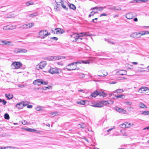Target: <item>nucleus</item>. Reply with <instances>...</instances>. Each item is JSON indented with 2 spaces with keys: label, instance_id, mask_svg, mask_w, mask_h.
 I'll use <instances>...</instances> for the list:
<instances>
[{
  "label": "nucleus",
  "instance_id": "nucleus-49",
  "mask_svg": "<svg viewBox=\"0 0 149 149\" xmlns=\"http://www.w3.org/2000/svg\"><path fill=\"white\" fill-rule=\"evenodd\" d=\"M105 8V7H98V9L100 11H101L104 8Z\"/></svg>",
  "mask_w": 149,
  "mask_h": 149
},
{
  "label": "nucleus",
  "instance_id": "nucleus-30",
  "mask_svg": "<svg viewBox=\"0 0 149 149\" xmlns=\"http://www.w3.org/2000/svg\"><path fill=\"white\" fill-rule=\"evenodd\" d=\"M4 118L6 119L9 120L10 118V116L8 113H6L4 115Z\"/></svg>",
  "mask_w": 149,
  "mask_h": 149
},
{
  "label": "nucleus",
  "instance_id": "nucleus-56",
  "mask_svg": "<svg viewBox=\"0 0 149 149\" xmlns=\"http://www.w3.org/2000/svg\"><path fill=\"white\" fill-rule=\"evenodd\" d=\"M126 103L127 105H131L132 104V102H126Z\"/></svg>",
  "mask_w": 149,
  "mask_h": 149
},
{
  "label": "nucleus",
  "instance_id": "nucleus-32",
  "mask_svg": "<svg viewBox=\"0 0 149 149\" xmlns=\"http://www.w3.org/2000/svg\"><path fill=\"white\" fill-rule=\"evenodd\" d=\"M123 89H119L116 90V91L113 92V94H115L116 93H120L122 92H123Z\"/></svg>",
  "mask_w": 149,
  "mask_h": 149
},
{
  "label": "nucleus",
  "instance_id": "nucleus-46",
  "mask_svg": "<svg viewBox=\"0 0 149 149\" xmlns=\"http://www.w3.org/2000/svg\"><path fill=\"white\" fill-rule=\"evenodd\" d=\"M48 83L46 81H43L42 80V79L41 81V84L43 85H47Z\"/></svg>",
  "mask_w": 149,
  "mask_h": 149
},
{
  "label": "nucleus",
  "instance_id": "nucleus-53",
  "mask_svg": "<svg viewBox=\"0 0 149 149\" xmlns=\"http://www.w3.org/2000/svg\"><path fill=\"white\" fill-rule=\"evenodd\" d=\"M108 15L107 14H105V13H103L101 14L100 15V17H102L103 16H107Z\"/></svg>",
  "mask_w": 149,
  "mask_h": 149
},
{
  "label": "nucleus",
  "instance_id": "nucleus-23",
  "mask_svg": "<svg viewBox=\"0 0 149 149\" xmlns=\"http://www.w3.org/2000/svg\"><path fill=\"white\" fill-rule=\"evenodd\" d=\"M97 95V91H95L92 93L91 95V96L94 97H96Z\"/></svg>",
  "mask_w": 149,
  "mask_h": 149
},
{
  "label": "nucleus",
  "instance_id": "nucleus-35",
  "mask_svg": "<svg viewBox=\"0 0 149 149\" xmlns=\"http://www.w3.org/2000/svg\"><path fill=\"white\" fill-rule=\"evenodd\" d=\"M61 5L62 7L65 10H68V8L66 7V6L64 4V3L63 1L61 3Z\"/></svg>",
  "mask_w": 149,
  "mask_h": 149
},
{
  "label": "nucleus",
  "instance_id": "nucleus-3",
  "mask_svg": "<svg viewBox=\"0 0 149 149\" xmlns=\"http://www.w3.org/2000/svg\"><path fill=\"white\" fill-rule=\"evenodd\" d=\"M49 73L51 74H58L61 72V70L57 68H52L49 70Z\"/></svg>",
  "mask_w": 149,
  "mask_h": 149
},
{
  "label": "nucleus",
  "instance_id": "nucleus-18",
  "mask_svg": "<svg viewBox=\"0 0 149 149\" xmlns=\"http://www.w3.org/2000/svg\"><path fill=\"white\" fill-rule=\"evenodd\" d=\"M127 124H128V122H125L120 125L119 126L120 127L123 128H125L126 127H128V126H127Z\"/></svg>",
  "mask_w": 149,
  "mask_h": 149
},
{
  "label": "nucleus",
  "instance_id": "nucleus-27",
  "mask_svg": "<svg viewBox=\"0 0 149 149\" xmlns=\"http://www.w3.org/2000/svg\"><path fill=\"white\" fill-rule=\"evenodd\" d=\"M42 107H43L41 106L37 107H36L35 109L36 111H43L42 109Z\"/></svg>",
  "mask_w": 149,
  "mask_h": 149
},
{
  "label": "nucleus",
  "instance_id": "nucleus-55",
  "mask_svg": "<svg viewBox=\"0 0 149 149\" xmlns=\"http://www.w3.org/2000/svg\"><path fill=\"white\" fill-rule=\"evenodd\" d=\"M65 58V57L63 56H60L58 57V59H63Z\"/></svg>",
  "mask_w": 149,
  "mask_h": 149
},
{
  "label": "nucleus",
  "instance_id": "nucleus-26",
  "mask_svg": "<svg viewBox=\"0 0 149 149\" xmlns=\"http://www.w3.org/2000/svg\"><path fill=\"white\" fill-rule=\"evenodd\" d=\"M93 106L95 107H101L103 106V104H101L97 103Z\"/></svg>",
  "mask_w": 149,
  "mask_h": 149
},
{
  "label": "nucleus",
  "instance_id": "nucleus-17",
  "mask_svg": "<svg viewBox=\"0 0 149 149\" xmlns=\"http://www.w3.org/2000/svg\"><path fill=\"white\" fill-rule=\"evenodd\" d=\"M3 43V45H10L11 46L13 45V44H10L11 42L9 41H8L6 40H3V42H2Z\"/></svg>",
  "mask_w": 149,
  "mask_h": 149
},
{
  "label": "nucleus",
  "instance_id": "nucleus-21",
  "mask_svg": "<svg viewBox=\"0 0 149 149\" xmlns=\"http://www.w3.org/2000/svg\"><path fill=\"white\" fill-rule=\"evenodd\" d=\"M38 15V13L37 12H35L29 15V17H33L37 16Z\"/></svg>",
  "mask_w": 149,
  "mask_h": 149
},
{
  "label": "nucleus",
  "instance_id": "nucleus-41",
  "mask_svg": "<svg viewBox=\"0 0 149 149\" xmlns=\"http://www.w3.org/2000/svg\"><path fill=\"white\" fill-rule=\"evenodd\" d=\"M13 52L15 53H19V48H16L13 51Z\"/></svg>",
  "mask_w": 149,
  "mask_h": 149
},
{
  "label": "nucleus",
  "instance_id": "nucleus-11",
  "mask_svg": "<svg viewBox=\"0 0 149 149\" xmlns=\"http://www.w3.org/2000/svg\"><path fill=\"white\" fill-rule=\"evenodd\" d=\"M55 30H57L56 33L57 34H63L65 32V31L63 29L60 28H56Z\"/></svg>",
  "mask_w": 149,
  "mask_h": 149
},
{
  "label": "nucleus",
  "instance_id": "nucleus-5",
  "mask_svg": "<svg viewBox=\"0 0 149 149\" xmlns=\"http://www.w3.org/2000/svg\"><path fill=\"white\" fill-rule=\"evenodd\" d=\"M81 63H83L87 64L88 63H89V62L87 61H77L75 62H73L69 64L67 66H72L74 65V64H81Z\"/></svg>",
  "mask_w": 149,
  "mask_h": 149
},
{
  "label": "nucleus",
  "instance_id": "nucleus-38",
  "mask_svg": "<svg viewBox=\"0 0 149 149\" xmlns=\"http://www.w3.org/2000/svg\"><path fill=\"white\" fill-rule=\"evenodd\" d=\"M142 113L144 115H148L149 114V111H143Z\"/></svg>",
  "mask_w": 149,
  "mask_h": 149
},
{
  "label": "nucleus",
  "instance_id": "nucleus-63",
  "mask_svg": "<svg viewBox=\"0 0 149 149\" xmlns=\"http://www.w3.org/2000/svg\"><path fill=\"white\" fill-rule=\"evenodd\" d=\"M81 34L83 35V36H87L85 33H81Z\"/></svg>",
  "mask_w": 149,
  "mask_h": 149
},
{
  "label": "nucleus",
  "instance_id": "nucleus-54",
  "mask_svg": "<svg viewBox=\"0 0 149 149\" xmlns=\"http://www.w3.org/2000/svg\"><path fill=\"white\" fill-rule=\"evenodd\" d=\"M99 95L100 96H102V94L101 93V91H97V95Z\"/></svg>",
  "mask_w": 149,
  "mask_h": 149
},
{
  "label": "nucleus",
  "instance_id": "nucleus-39",
  "mask_svg": "<svg viewBox=\"0 0 149 149\" xmlns=\"http://www.w3.org/2000/svg\"><path fill=\"white\" fill-rule=\"evenodd\" d=\"M139 107L141 108H147L146 106L143 104L141 103L139 104Z\"/></svg>",
  "mask_w": 149,
  "mask_h": 149
},
{
  "label": "nucleus",
  "instance_id": "nucleus-29",
  "mask_svg": "<svg viewBox=\"0 0 149 149\" xmlns=\"http://www.w3.org/2000/svg\"><path fill=\"white\" fill-rule=\"evenodd\" d=\"M77 74L80 78H83L84 77V74L82 73H78Z\"/></svg>",
  "mask_w": 149,
  "mask_h": 149
},
{
  "label": "nucleus",
  "instance_id": "nucleus-2",
  "mask_svg": "<svg viewBox=\"0 0 149 149\" xmlns=\"http://www.w3.org/2000/svg\"><path fill=\"white\" fill-rule=\"evenodd\" d=\"M22 66V64L20 62H14L11 64L12 68L13 69H17Z\"/></svg>",
  "mask_w": 149,
  "mask_h": 149
},
{
  "label": "nucleus",
  "instance_id": "nucleus-15",
  "mask_svg": "<svg viewBox=\"0 0 149 149\" xmlns=\"http://www.w3.org/2000/svg\"><path fill=\"white\" fill-rule=\"evenodd\" d=\"M125 16L128 19H131L133 17V16L132 14L131 13H127L126 15Z\"/></svg>",
  "mask_w": 149,
  "mask_h": 149
},
{
  "label": "nucleus",
  "instance_id": "nucleus-37",
  "mask_svg": "<svg viewBox=\"0 0 149 149\" xmlns=\"http://www.w3.org/2000/svg\"><path fill=\"white\" fill-rule=\"evenodd\" d=\"M0 102H2L4 105H5L7 103V102L4 99H0Z\"/></svg>",
  "mask_w": 149,
  "mask_h": 149
},
{
  "label": "nucleus",
  "instance_id": "nucleus-31",
  "mask_svg": "<svg viewBox=\"0 0 149 149\" xmlns=\"http://www.w3.org/2000/svg\"><path fill=\"white\" fill-rule=\"evenodd\" d=\"M3 29L4 30H10L12 29L10 28V26L9 25H7L4 26L3 28Z\"/></svg>",
  "mask_w": 149,
  "mask_h": 149
},
{
  "label": "nucleus",
  "instance_id": "nucleus-51",
  "mask_svg": "<svg viewBox=\"0 0 149 149\" xmlns=\"http://www.w3.org/2000/svg\"><path fill=\"white\" fill-rule=\"evenodd\" d=\"M36 69L37 70H39L40 69H41L40 66L39 64L36 65Z\"/></svg>",
  "mask_w": 149,
  "mask_h": 149
},
{
  "label": "nucleus",
  "instance_id": "nucleus-10",
  "mask_svg": "<svg viewBox=\"0 0 149 149\" xmlns=\"http://www.w3.org/2000/svg\"><path fill=\"white\" fill-rule=\"evenodd\" d=\"M141 34L140 33H137L135 32L133 33L130 36L133 38H137L140 37V35Z\"/></svg>",
  "mask_w": 149,
  "mask_h": 149
},
{
  "label": "nucleus",
  "instance_id": "nucleus-60",
  "mask_svg": "<svg viewBox=\"0 0 149 149\" xmlns=\"http://www.w3.org/2000/svg\"><path fill=\"white\" fill-rule=\"evenodd\" d=\"M6 149H14V148L13 147L8 146L7 147V148Z\"/></svg>",
  "mask_w": 149,
  "mask_h": 149
},
{
  "label": "nucleus",
  "instance_id": "nucleus-6",
  "mask_svg": "<svg viewBox=\"0 0 149 149\" xmlns=\"http://www.w3.org/2000/svg\"><path fill=\"white\" fill-rule=\"evenodd\" d=\"M149 88L147 87H142L139 90L138 92L141 93H145V92L149 91Z\"/></svg>",
  "mask_w": 149,
  "mask_h": 149
},
{
  "label": "nucleus",
  "instance_id": "nucleus-28",
  "mask_svg": "<svg viewBox=\"0 0 149 149\" xmlns=\"http://www.w3.org/2000/svg\"><path fill=\"white\" fill-rule=\"evenodd\" d=\"M5 96L8 99H11L13 98V95H10V94H9L8 95L6 94Z\"/></svg>",
  "mask_w": 149,
  "mask_h": 149
},
{
  "label": "nucleus",
  "instance_id": "nucleus-58",
  "mask_svg": "<svg viewBox=\"0 0 149 149\" xmlns=\"http://www.w3.org/2000/svg\"><path fill=\"white\" fill-rule=\"evenodd\" d=\"M108 74V73L106 72V73L104 74L103 75H99V76L100 77H104L106 76Z\"/></svg>",
  "mask_w": 149,
  "mask_h": 149
},
{
  "label": "nucleus",
  "instance_id": "nucleus-14",
  "mask_svg": "<svg viewBox=\"0 0 149 149\" xmlns=\"http://www.w3.org/2000/svg\"><path fill=\"white\" fill-rule=\"evenodd\" d=\"M42 79H38L34 81L33 83L35 85H40Z\"/></svg>",
  "mask_w": 149,
  "mask_h": 149
},
{
  "label": "nucleus",
  "instance_id": "nucleus-36",
  "mask_svg": "<svg viewBox=\"0 0 149 149\" xmlns=\"http://www.w3.org/2000/svg\"><path fill=\"white\" fill-rule=\"evenodd\" d=\"M58 113L56 111L51 113H50V114H51L52 116V117H54L56 116V115H58Z\"/></svg>",
  "mask_w": 149,
  "mask_h": 149
},
{
  "label": "nucleus",
  "instance_id": "nucleus-59",
  "mask_svg": "<svg viewBox=\"0 0 149 149\" xmlns=\"http://www.w3.org/2000/svg\"><path fill=\"white\" fill-rule=\"evenodd\" d=\"M97 18H95V19H93L92 20L91 22H93V23H96V22H95V20H97Z\"/></svg>",
  "mask_w": 149,
  "mask_h": 149
},
{
  "label": "nucleus",
  "instance_id": "nucleus-1",
  "mask_svg": "<svg viewBox=\"0 0 149 149\" xmlns=\"http://www.w3.org/2000/svg\"><path fill=\"white\" fill-rule=\"evenodd\" d=\"M39 34L40 36V37L41 39H44L45 36L50 35V33H48L46 30H40L39 32Z\"/></svg>",
  "mask_w": 149,
  "mask_h": 149
},
{
  "label": "nucleus",
  "instance_id": "nucleus-45",
  "mask_svg": "<svg viewBox=\"0 0 149 149\" xmlns=\"http://www.w3.org/2000/svg\"><path fill=\"white\" fill-rule=\"evenodd\" d=\"M141 2L140 0H133L131 2V3H139V2Z\"/></svg>",
  "mask_w": 149,
  "mask_h": 149
},
{
  "label": "nucleus",
  "instance_id": "nucleus-19",
  "mask_svg": "<svg viewBox=\"0 0 149 149\" xmlns=\"http://www.w3.org/2000/svg\"><path fill=\"white\" fill-rule=\"evenodd\" d=\"M25 130H26L27 131H29L30 132H36L37 130H35L34 129H33L31 128H26Z\"/></svg>",
  "mask_w": 149,
  "mask_h": 149
},
{
  "label": "nucleus",
  "instance_id": "nucleus-57",
  "mask_svg": "<svg viewBox=\"0 0 149 149\" xmlns=\"http://www.w3.org/2000/svg\"><path fill=\"white\" fill-rule=\"evenodd\" d=\"M78 36L79 37V38H81L83 36V35L81 34V33H77V37H78Z\"/></svg>",
  "mask_w": 149,
  "mask_h": 149
},
{
  "label": "nucleus",
  "instance_id": "nucleus-24",
  "mask_svg": "<svg viewBox=\"0 0 149 149\" xmlns=\"http://www.w3.org/2000/svg\"><path fill=\"white\" fill-rule=\"evenodd\" d=\"M34 4V3L31 1L27 2L25 3V4L26 6H28L29 5H33Z\"/></svg>",
  "mask_w": 149,
  "mask_h": 149
},
{
  "label": "nucleus",
  "instance_id": "nucleus-9",
  "mask_svg": "<svg viewBox=\"0 0 149 149\" xmlns=\"http://www.w3.org/2000/svg\"><path fill=\"white\" fill-rule=\"evenodd\" d=\"M113 103V102L111 100L102 101L101 102V104H103L107 105L108 104H112Z\"/></svg>",
  "mask_w": 149,
  "mask_h": 149
},
{
  "label": "nucleus",
  "instance_id": "nucleus-44",
  "mask_svg": "<svg viewBox=\"0 0 149 149\" xmlns=\"http://www.w3.org/2000/svg\"><path fill=\"white\" fill-rule=\"evenodd\" d=\"M52 88V86H46L44 88H42V89L44 90H46L47 89H50Z\"/></svg>",
  "mask_w": 149,
  "mask_h": 149
},
{
  "label": "nucleus",
  "instance_id": "nucleus-42",
  "mask_svg": "<svg viewBox=\"0 0 149 149\" xmlns=\"http://www.w3.org/2000/svg\"><path fill=\"white\" fill-rule=\"evenodd\" d=\"M148 34H149V32L147 31H143L142 32L141 36Z\"/></svg>",
  "mask_w": 149,
  "mask_h": 149
},
{
  "label": "nucleus",
  "instance_id": "nucleus-20",
  "mask_svg": "<svg viewBox=\"0 0 149 149\" xmlns=\"http://www.w3.org/2000/svg\"><path fill=\"white\" fill-rule=\"evenodd\" d=\"M82 39V38H79V37L78 36V37H77V38H75V39L73 40V42H80Z\"/></svg>",
  "mask_w": 149,
  "mask_h": 149
},
{
  "label": "nucleus",
  "instance_id": "nucleus-7",
  "mask_svg": "<svg viewBox=\"0 0 149 149\" xmlns=\"http://www.w3.org/2000/svg\"><path fill=\"white\" fill-rule=\"evenodd\" d=\"M115 109L119 113H122L124 114L126 113L127 112L125 110L118 107H115Z\"/></svg>",
  "mask_w": 149,
  "mask_h": 149
},
{
  "label": "nucleus",
  "instance_id": "nucleus-47",
  "mask_svg": "<svg viewBox=\"0 0 149 149\" xmlns=\"http://www.w3.org/2000/svg\"><path fill=\"white\" fill-rule=\"evenodd\" d=\"M101 93H102V96L103 97H106L107 95V93H105L103 91H101Z\"/></svg>",
  "mask_w": 149,
  "mask_h": 149
},
{
  "label": "nucleus",
  "instance_id": "nucleus-48",
  "mask_svg": "<svg viewBox=\"0 0 149 149\" xmlns=\"http://www.w3.org/2000/svg\"><path fill=\"white\" fill-rule=\"evenodd\" d=\"M76 67H74L73 68H68L67 69L68 70V71H71L72 70H76Z\"/></svg>",
  "mask_w": 149,
  "mask_h": 149
},
{
  "label": "nucleus",
  "instance_id": "nucleus-12",
  "mask_svg": "<svg viewBox=\"0 0 149 149\" xmlns=\"http://www.w3.org/2000/svg\"><path fill=\"white\" fill-rule=\"evenodd\" d=\"M78 103L82 105H87L88 104L89 102L87 100H81L79 102H78Z\"/></svg>",
  "mask_w": 149,
  "mask_h": 149
},
{
  "label": "nucleus",
  "instance_id": "nucleus-25",
  "mask_svg": "<svg viewBox=\"0 0 149 149\" xmlns=\"http://www.w3.org/2000/svg\"><path fill=\"white\" fill-rule=\"evenodd\" d=\"M19 53H26L27 52V50L24 49L19 48Z\"/></svg>",
  "mask_w": 149,
  "mask_h": 149
},
{
  "label": "nucleus",
  "instance_id": "nucleus-40",
  "mask_svg": "<svg viewBox=\"0 0 149 149\" xmlns=\"http://www.w3.org/2000/svg\"><path fill=\"white\" fill-rule=\"evenodd\" d=\"M113 9L114 10H120L121 9L120 8L118 7H114Z\"/></svg>",
  "mask_w": 149,
  "mask_h": 149
},
{
  "label": "nucleus",
  "instance_id": "nucleus-4",
  "mask_svg": "<svg viewBox=\"0 0 149 149\" xmlns=\"http://www.w3.org/2000/svg\"><path fill=\"white\" fill-rule=\"evenodd\" d=\"M25 103H26L25 102L19 103L15 105V107L19 109H22L27 105V104Z\"/></svg>",
  "mask_w": 149,
  "mask_h": 149
},
{
  "label": "nucleus",
  "instance_id": "nucleus-61",
  "mask_svg": "<svg viewBox=\"0 0 149 149\" xmlns=\"http://www.w3.org/2000/svg\"><path fill=\"white\" fill-rule=\"evenodd\" d=\"M53 56L49 57V61L53 60Z\"/></svg>",
  "mask_w": 149,
  "mask_h": 149
},
{
  "label": "nucleus",
  "instance_id": "nucleus-8",
  "mask_svg": "<svg viewBox=\"0 0 149 149\" xmlns=\"http://www.w3.org/2000/svg\"><path fill=\"white\" fill-rule=\"evenodd\" d=\"M34 25V24L33 23H31L25 24L23 25V28H29L33 26Z\"/></svg>",
  "mask_w": 149,
  "mask_h": 149
},
{
  "label": "nucleus",
  "instance_id": "nucleus-62",
  "mask_svg": "<svg viewBox=\"0 0 149 149\" xmlns=\"http://www.w3.org/2000/svg\"><path fill=\"white\" fill-rule=\"evenodd\" d=\"M141 2H147L148 1V0H140Z\"/></svg>",
  "mask_w": 149,
  "mask_h": 149
},
{
  "label": "nucleus",
  "instance_id": "nucleus-33",
  "mask_svg": "<svg viewBox=\"0 0 149 149\" xmlns=\"http://www.w3.org/2000/svg\"><path fill=\"white\" fill-rule=\"evenodd\" d=\"M77 33H74L72 35H70V36L71 38H77Z\"/></svg>",
  "mask_w": 149,
  "mask_h": 149
},
{
  "label": "nucleus",
  "instance_id": "nucleus-13",
  "mask_svg": "<svg viewBox=\"0 0 149 149\" xmlns=\"http://www.w3.org/2000/svg\"><path fill=\"white\" fill-rule=\"evenodd\" d=\"M111 95H114L116 98H121L122 99H124L125 97L124 95L120 94L118 95H116V94H111Z\"/></svg>",
  "mask_w": 149,
  "mask_h": 149
},
{
  "label": "nucleus",
  "instance_id": "nucleus-52",
  "mask_svg": "<svg viewBox=\"0 0 149 149\" xmlns=\"http://www.w3.org/2000/svg\"><path fill=\"white\" fill-rule=\"evenodd\" d=\"M27 122L25 120H23L22 121V123L24 125H26L27 124Z\"/></svg>",
  "mask_w": 149,
  "mask_h": 149
},
{
  "label": "nucleus",
  "instance_id": "nucleus-64",
  "mask_svg": "<svg viewBox=\"0 0 149 149\" xmlns=\"http://www.w3.org/2000/svg\"><path fill=\"white\" fill-rule=\"evenodd\" d=\"M32 107V106L31 105H29L27 106V107L29 108H31Z\"/></svg>",
  "mask_w": 149,
  "mask_h": 149
},
{
  "label": "nucleus",
  "instance_id": "nucleus-34",
  "mask_svg": "<svg viewBox=\"0 0 149 149\" xmlns=\"http://www.w3.org/2000/svg\"><path fill=\"white\" fill-rule=\"evenodd\" d=\"M63 1L62 0H55V2L58 5H60V3H61Z\"/></svg>",
  "mask_w": 149,
  "mask_h": 149
},
{
  "label": "nucleus",
  "instance_id": "nucleus-43",
  "mask_svg": "<svg viewBox=\"0 0 149 149\" xmlns=\"http://www.w3.org/2000/svg\"><path fill=\"white\" fill-rule=\"evenodd\" d=\"M123 70H121L120 71H119L118 72V73L120 75H125L126 74L127 72L126 71H125V74H123V73H122L121 72V71H123Z\"/></svg>",
  "mask_w": 149,
  "mask_h": 149
},
{
  "label": "nucleus",
  "instance_id": "nucleus-22",
  "mask_svg": "<svg viewBox=\"0 0 149 149\" xmlns=\"http://www.w3.org/2000/svg\"><path fill=\"white\" fill-rule=\"evenodd\" d=\"M69 7L70 8H71L74 10H75L76 9V6L73 4L71 3L69 5Z\"/></svg>",
  "mask_w": 149,
  "mask_h": 149
},
{
  "label": "nucleus",
  "instance_id": "nucleus-50",
  "mask_svg": "<svg viewBox=\"0 0 149 149\" xmlns=\"http://www.w3.org/2000/svg\"><path fill=\"white\" fill-rule=\"evenodd\" d=\"M50 39L51 40H58V38H57L56 37H52L51 38H50Z\"/></svg>",
  "mask_w": 149,
  "mask_h": 149
},
{
  "label": "nucleus",
  "instance_id": "nucleus-16",
  "mask_svg": "<svg viewBox=\"0 0 149 149\" xmlns=\"http://www.w3.org/2000/svg\"><path fill=\"white\" fill-rule=\"evenodd\" d=\"M46 62L45 61L40 62L39 64V65L40 66L41 69H42L44 68L46 65Z\"/></svg>",
  "mask_w": 149,
  "mask_h": 149
}]
</instances>
